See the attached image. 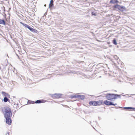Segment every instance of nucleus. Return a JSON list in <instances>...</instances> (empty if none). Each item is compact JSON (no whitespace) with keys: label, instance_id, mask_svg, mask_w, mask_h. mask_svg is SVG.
Listing matches in <instances>:
<instances>
[{"label":"nucleus","instance_id":"26","mask_svg":"<svg viewBox=\"0 0 135 135\" xmlns=\"http://www.w3.org/2000/svg\"><path fill=\"white\" fill-rule=\"evenodd\" d=\"M127 107H124L123 108V109H125L127 110Z\"/></svg>","mask_w":135,"mask_h":135},{"label":"nucleus","instance_id":"7","mask_svg":"<svg viewBox=\"0 0 135 135\" xmlns=\"http://www.w3.org/2000/svg\"><path fill=\"white\" fill-rule=\"evenodd\" d=\"M51 97L54 99H58L60 98L61 95L59 94H55L52 95Z\"/></svg>","mask_w":135,"mask_h":135},{"label":"nucleus","instance_id":"24","mask_svg":"<svg viewBox=\"0 0 135 135\" xmlns=\"http://www.w3.org/2000/svg\"><path fill=\"white\" fill-rule=\"evenodd\" d=\"M5 135H9V132H7L6 133Z\"/></svg>","mask_w":135,"mask_h":135},{"label":"nucleus","instance_id":"15","mask_svg":"<svg viewBox=\"0 0 135 135\" xmlns=\"http://www.w3.org/2000/svg\"><path fill=\"white\" fill-rule=\"evenodd\" d=\"M103 102L102 100H99L96 101L97 106L99 105L102 104Z\"/></svg>","mask_w":135,"mask_h":135},{"label":"nucleus","instance_id":"31","mask_svg":"<svg viewBox=\"0 0 135 135\" xmlns=\"http://www.w3.org/2000/svg\"><path fill=\"white\" fill-rule=\"evenodd\" d=\"M85 76H86V75L85 74Z\"/></svg>","mask_w":135,"mask_h":135},{"label":"nucleus","instance_id":"28","mask_svg":"<svg viewBox=\"0 0 135 135\" xmlns=\"http://www.w3.org/2000/svg\"><path fill=\"white\" fill-rule=\"evenodd\" d=\"M123 108V107H118V108Z\"/></svg>","mask_w":135,"mask_h":135},{"label":"nucleus","instance_id":"18","mask_svg":"<svg viewBox=\"0 0 135 135\" xmlns=\"http://www.w3.org/2000/svg\"><path fill=\"white\" fill-rule=\"evenodd\" d=\"M0 24L5 25L6 23L4 20L0 19Z\"/></svg>","mask_w":135,"mask_h":135},{"label":"nucleus","instance_id":"16","mask_svg":"<svg viewBox=\"0 0 135 135\" xmlns=\"http://www.w3.org/2000/svg\"><path fill=\"white\" fill-rule=\"evenodd\" d=\"M53 0H51L50 2V3L49 5V8H50L52 7V6L54 5L53 4Z\"/></svg>","mask_w":135,"mask_h":135},{"label":"nucleus","instance_id":"10","mask_svg":"<svg viewBox=\"0 0 135 135\" xmlns=\"http://www.w3.org/2000/svg\"><path fill=\"white\" fill-rule=\"evenodd\" d=\"M119 2V1L118 0H110L109 2V3L110 4H118L117 3Z\"/></svg>","mask_w":135,"mask_h":135},{"label":"nucleus","instance_id":"12","mask_svg":"<svg viewBox=\"0 0 135 135\" xmlns=\"http://www.w3.org/2000/svg\"><path fill=\"white\" fill-rule=\"evenodd\" d=\"M114 99H117L118 98V97H119V98H120V97L121 96V95H123L124 96H125L124 95H123L122 94L121 95H119L117 94H114Z\"/></svg>","mask_w":135,"mask_h":135},{"label":"nucleus","instance_id":"34","mask_svg":"<svg viewBox=\"0 0 135 135\" xmlns=\"http://www.w3.org/2000/svg\"><path fill=\"white\" fill-rule=\"evenodd\" d=\"M86 47V46H85V47Z\"/></svg>","mask_w":135,"mask_h":135},{"label":"nucleus","instance_id":"27","mask_svg":"<svg viewBox=\"0 0 135 135\" xmlns=\"http://www.w3.org/2000/svg\"><path fill=\"white\" fill-rule=\"evenodd\" d=\"M34 103H35V102H34V101H31V104H33Z\"/></svg>","mask_w":135,"mask_h":135},{"label":"nucleus","instance_id":"33","mask_svg":"<svg viewBox=\"0 0 135 135\" xmlns=\"http://www.w3.org/2000/svg\"><path fill=\"white\" fill-rule=\"evenodd\" d=\"M114 107H112V108H114Z\"/></svg>","mask_w":135,"mask_h":135},{"label":"nucleus","instance_id":"11","mask_svg":"<svg viewBox=\"0 0 135 135\" xmlns=\"http://www.w3.org/2000/svg\"><path fill=\"white\" fill-rule=\"evenodd\" d=\"M2 93L3 95L6 97H7L8 98H10V95L8 93H7L4 91H2Z\"/></svg>","mask_w":135,"mask_h":135},{"label":"nucleus","instance_id":"20","mask_svg":"<svg viewBox=\"0 0 135 135\" xmlns=\"http://www.w3.org/2000/svg\"><path fill=\"white\" fill-rule=\"evenodd\" d=\"M97 15L96 13L94 12L91 11V13L90 15L91 16H96Z\"/></svg>","mask_w":135,"mask_h":135},{"label":"nucleus","instance_id":"13","mask_svg":"<svg viewBox=\"0 0 135 135\" xmlns=\"http://www.w3.org/2000/svg\"><path fill=\"white\" fill-rule=\"evenodd\" d=\"M45 100H39L36 101L35 103H42L45 102Z\"/></svg>","mask_w":135,"mask_h":135},{"label":"nucleus","instance_id":"30","mask_svg":"<svg viewBox=\"0 0 135 135\" xmlns=\"http://www.w3.org/2000/svg\"><path fill=\"white\" fill-rule=\"evenodd\" d=\"M44 6L45 7H46V4H45L44 5Z\"/></svg>","mask_w":135,"mask_h":135},{"label":"nucleus","instance_id":"25","mask_svg":"<svg viewBox=\"0 0 135 135\" xmlns=\"http://www.w3.org/2000/svg\"><path fill=\"white\" fill-rule=\"evenodd\" d=\"M76 96L74 95H73L72 97H71V98H76Z\"/></svg>","mask_w":135,"mask_h":135},{"label":"nucleus","instance_id":"21","mask_svg":"<svg viewBox=\"0 0 135 135\" xmlns=\"http://www.w3.org/2000/svg\"><path fill=\"white\" fill-rule=\"evenodd\" d=\"M8 100L7 97H5L4 98L3 101L4 102H6L8 101Z\"/></svg>","mask_w":135,"mask_h":135},{"label":"nucleus","instance_id":"3","mask_svg":"<svg viewBox=\"0 0 135 135\" xmlns=\"http://www.w3.org/2000/svg\"><path fill=\"white\" fill-rule=\"evenodd\" d=\"M20 23L21 24H22L23 26H25V27L28 28L31 31L35 33H37L38 32V31L37 30L31 28L30 26L27 25V24L24 23L22 22H20Z\"/></svg>","mask_w":135,"mask_h":135},{"label":"nucleus","instance_id":"32","mask_svg":"<svg viewBox=\"0 0 135 135\" xmlns=\"http://www.w3.org/2000/svg\"><path fill=\"white\" fill-rule=\"evenodd\" d=\"M129 83V84H132V83Z\"/></svg>","mask_w":135,"mask_h":135},{"label":"nucleus","instance_id":"2","mask_svg":"<svg viewBox=\"0 0 135 135\" xmlns=\"http://www.w3.org/2000/svg\"><path fill=\"white\" fill-rule=\"evenodd\" d=\"M5 113L4 114L5 117H11L12 116V112L10 108L7 107L5 109Z\"/></svg>","mask_w":135,"mask_h":135},{"label":"nucleus","instance_id":"8","mask_svg":"<svg viewBox=\"0 0 135 135\" xmlns=\"http://www.w3.org/2000/svg\"><path fill=\"white\" fill-rule=\"evenodd\" d=\"M11 117H5L6 119V123L9 125H11L12 123V120Z\"/></svg>","mask_w":135,"mask_h":135},{"label":"nucleus","instance_id":"6","mask_svg":"<svg viewBox=\"0 0 135 135\" xmlns=\"http://www.w3.org/2000/svg\"><path fill=\"white\" fill-rule=\"evenodd\" d=\"M103 103L104 104L108 106L111 105L115 106L117 104H114L113 102L108 101L107 100H105L104 101Z\"/></svg>","mask_w":135,"mask_h":135},{"label":"nucleus","instance_id":"19","mask_svg":"<svg viewBox=\"0 0 135 135\" xmlns=\"http://www.w3.org/2000/svg\"><path fill=\"white\" fill-rule=\"evenodd\" d=\"M113 44L115 45H116L117 44V42L115 38H114L113 39L112 42Z\"/></svg>","mask_w":135,"mask_h":135},{"label":"nucleus","instance_id":"4","mask_svg":"<svg viewBox=\"0 0 135 135\" xmlns=\"http://www.w3.org/2000/svg\"><path fill=\"white\" fill-rule=\"evenodd\" d=\"M114 94L108 93L106 94L105 97L106 98L109 100H111L114 99Z\"/></svg>","mask_w":135,"mask_h":135},{"label":"nucleus","instance_id":"22","mask_svg":"<svg viewBox=\"0 0 135 135\" xmlns=\"http://www.w3.org/2000/svg\"><path fill=\"white\" fill-rule=\"evenodd\" d=\"M85 73L86 75H88V74H90V73H91V71H86Z\"/></svg>","mask_w":135,"mask_h":135},{"label":"nucleus","instance_id":"29","mask_svg":"<svg viewBox=\"0 0 135 135\" xmlns=\"http://www.w3.org/2000/svg\"><path fill=\"white\" fill-rule=\"evenodd\" d=\"M85 31H86V29H87V28H85Z\"/></svg>","mask_w":135,"mask_h":135},{"label":"nucleus","instance_id":"23","mask_svg":"<svg viewBox=\"0 0 135 135\" xmlns=\"http://www.w3.org/2000/svg\"><path fill=\"white\" fill-rule=\"evenodd\" d=\"M114 57L116 60H118V57L116 55Z\"/></svg>","mask_w":135,"mask_h":135},{"label":"nucleus","instance_id":"5","mask_svg":"<svg viewBox=\"0 0 135 135\" xmlns=\"http://www.w3.org/2000/svg\"><path fill=\"white\" fill-rule=\"evenodd\" d=\"M91 9H89L88 10H87L85 12V15L86 14V15H85V17H86V19L87 18V20L88 21L90 19V16L91 15Z\"/></svg>","mask_w":135,"mask_h":135},{"label":"nucleus","instance_id":"14","mask_svg":"<svg viewBox=\"0 0 135 135\" xmlns=\"http://www.w3.org/2000/svg\"><path fill=\"white\" fill-rule=\"evenodd\" d=\"M90 5V3L88 0H85V6L89 7Z\"/></svg>","mask_w":135,"mask_h":135},{"label":"nucleus","instance_id":"17","mask_svg":"<svg viewBox=\"0 0 135 135\" xmlns=\"http://www.w3.org/2000/svg\"><path fill=\"white\" fill-rule=\"evenodd\" d=\"M127 110H135V108L132 107H127Z\"/></svg>","mask_w":135,"mask_h":135},{"label":"nucleus","instance_id":"1","mask_svg":"<svg viewBox=\"0 0 135 135\" xmlns=\"http://www.w3.org/2000/svg\"><path fill=\"white\" fill-rule=\"evenodd\" d=\"M112 8L113 10L117 11H119L122 12L127 11V8L124 6L119 5L118 4H116L114 5L113 7Z\"/></svg>","mask_w":135,"mask_h":135},{"label":"nucleus","instance_id":"9","mask_svg":"<svg viewBox=\"0 0 135 135\" xmlns=\"http://www.w3.org/2000/svg\"><path fill=\"white\" fill-rule=\"evenodd\" d=\"M89 104L94 106H96V101H90L89 102Z\"/></svg>","mask_w":135,"mask_h":135}]
</instances>
